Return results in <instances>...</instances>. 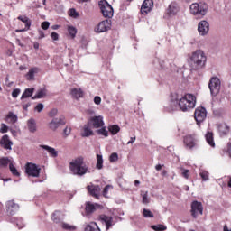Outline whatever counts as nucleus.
I'll list each match as a JSON object with an SVG mask.
<instances>
[{"mask_svg":"<svg viewBox=\"0 0 231 231\" xmlns=\"http://www.w3.org/2000/svg\"><path fill=\"white\" fill-rule=\"evenodd\" d=\"M69 171L74 176H79V178L91 172L82 156L77 157L69 162Z\"/></svg>","mask_w":231,"mask_h":231,"instance_id":"nucleus-1","label":"nucleus"},{"mask_svg":"<svg viewBox=\"0 0 231 231\" xmlns=\"http://www.w3.org/2000/svg\"><path fill=\"white\" fill-rule=\"evenodd\" d=\"M207 64V55L202 50H197L189 56V66L192 69H202Z\"/></svg>","mask_w":231,"mask_h":231,"instance_id":"nucleus-2","label":"nucleus"},{"mask_svg":"<svg viewBox=\"0 0 231 231\" xmlns=\"http://www.w3.org/2000/svg\"><path fill=\"white\" fill-rule=\"evenodd\" d=\"M177 104L180 111H190V109H194L196 107V96L192 94H186L179 99Z\"/></svg>","mask_w":231,"mask_h":231,"instance_id":"nucleus-3","label":"nucleus"},{"mask_svg":"<svg viewBox=\"0 0 231 231\" xmlns=\"http://www.w3.org/2000/svg\"><path fill=\"white\" fill-rule=\"evenodd\" d=\"M189 12L191 15L198 17L199 19H203L205 15L208 13V5L207 3H193L189 6Z\"/></svg>","mask_w":231,"mask_h":231,"instance_id":"nucleus-4","label":"nucleus"},{"mask_svg":"<svg viewBox=\"0 0 231 231\" xmlns=\"http://www.w3.org/2000/svg\"><path fill=\"white\" fill-rule=\"evenodd\" d=\"M99 8L106 18L111 19L113 17L115 11H113V6L106 0L99 1Z\"/></svg>","mask_w":231,"mask_h":231,"instance_id":"nucleus-5","label":"nucleus"},{"mask_svg":"<svg viewBox=\"0 0 231 231\" xmlns=\"http://www.w3.org/2000/svg\"><path fill=\"white\" fill-rule=\"evenodd\" d=\"M61 125H66V117H64V116L54 117L48 124L50 131H53L54 133L57 132L59 127H61Z\"/></svg>","mask_w":231,"mask_h":231,"instance_id":"nucleus-6","label":"nucleus"},{"mask_svg":"<svg viewBox=\"0 0 231 231\" xmlns=\"http://www.w3.org/2000/svg\"><path fill=\"white\" fill-rule=\"evenodd\" d=\"M25 172L32 178H39L41 175V168L35 163L28 162L25 166Z\"/></svg>","mask_w":231,"mask_h":231,"instance_id":"nucleus-7","label":"nucleus"},{"mask_svg":"<svg viewBox=\"0 0 231 231\" xmlns=\"http://www.w3.org/2000/svg\"><path fill=\"white\" fill-rule=\"evenodd\" d=\"M209 89L211 91V95L216 97L217 93H219L221 89V80L218 78H212L209 81Z\"/></svg>","mask_w":231,"mask_h":231,"instance_id":"nucleus-8","label":"nucleus"},{"mask_svg":"<svg viewBox=\"0 0 231 231\" xmlns=\"http://www.w3.org/2000/svg\"><path fill=\"white\" fill-rule=\"evenodd\" d=\"M109 30H111V20H104L95 27L94 32L96 33H104V32H109Z\"/></svg>","mask_w":231,"mask_h":231,"instance_id":"nucleus-9","label":"nucleus"},{"mask_svg":"<svg viewBox=\"0 0 231 231\" xmlns=\"http://www.w3.org/2000/svg\"><path fill=\"white\" fill-rule=\"evenodd\" d=\"M191 216L196 219L198 216H203V204L199 201H193L191 204Z\"/></svg>","mask_w":231,"mask_h":231,"instance_id":"nucleus-10","label":"nucleus"},{"mask_svg":"<svg viewBox=\"0 0 231 231\" xmlns=\"http://www.w3.org/2000/svg\"><path fill=\"white\" fill-rule=\"evenodd\" d=\"M88 123L93 127V129H100L104 127V117L102 116H92L88 119Z\"/></svg>","mask_w":231,"mask_h":231,"instance_id":"nucleus-11","label":"nucleus"},{"mask_svg":"<svg viewBox=\"0 0 231 231\" xmlns=\"http://www.w3.org/2000/svg\"><path fill=\"white\" fill-rule=\"evenodd\" d=\"M210 31V24L207 22V20H202L198 24V32L199 35L205 37V35L208 34Z\"/></svg>","mask_w":231,"mask_h":231,"instance_id":"nucleus-12","label":"nucleus"},{"mask_svg":"<svg viewBox=\"0 0 231 231\" xmlns=\"http://www.w3.org/2000/svg\"><path fill=\"white\" fill-rule=\"evenodd\" d=\"M194 116L197 124H201L207 118V110L205 107H199L195 110Z\"/></svg>","mask_w":231,"mask_h":231,"instance_id":"nucleus-13","label":"nucleus"},{"mask_svg":"<svg viewBox=\"0 0 231 231\" xmlns=\"http://www.w3.org/2000/svg\"><path fill=\"white\" fill-rule=\"evenodd\" d=\"M87 190L90 196L93 198H96V199H98L100 197V186L95 185L93 183H90L89 185L87 186Z\"/></svg>","mask_w":231,"mask_h":231,"instance_id":"nucleus-14","label":"nucleus"},{"mask_svg":"<svg viewBox=\"0 0 231 231\" xmlns=\"http://www.w3.org/2000/svg\"><path fill=\"white\" fill-rule=\"evenodd\" d=\"M95 132H93V126H91L88 122L83 125L80 132V136L82 138H89V136H94Z\"/></svg>","mask_w":231,"mask_h":231,"instance_id":"nucleus-15","label":"nucleus"},{"mask_svg":"<svg viewBox=\"0 0 231 231\" xmlns=\"http://www.w3.org/2000/svg\"><path fill=\"white\" fill-rule=\"evenodd\" d=\"M154 6V2L152 0H144L141 6V14L143 15H147Z\"/></svg>","mask_w":231,"mask_h":231,"instance_id":"nucleus-16","label":"nucleus"},{"mask_svg":"<svg viewBox=\"0 0 231 231\" xmlns=\"http://www.w3.org/2000/svg\"><path fill=\"white\" fill-rule=\"evenodd\" d=\"M0 145L1 147H3V149H5L6 151H12V146L14 145V143L10 140L8 134H5L0 139Z\"/></svg>","mask_w":231,"mask_h":231,"instance_id":"nucleus-17","label":"nucleus"},{"mask_svg":"<svg viewBox=\"0 0 231 231\" xmlns=\"http://www.w3.org/2000/svg\"><path fill=\"white\" fill-rule=\"evenodd\" d=\"M98 219L101 221V223H105L106 225V230H109L113 225H115V221H113V217H109L106 215H99Z\"/></svg>","mask_w":231,"mask_h":231,"instance_id":"nucleus-18","label":"nucleus"},{"mask_svg":"<svg viewBox=\"0 0 231 231\" xmlns=\"http://www.w3.org/2000/svg\"><path fill=\"white\" fill-rule=\"evenodd\" d=\"M18 20L22 21V23H23V24H25V27L23 29H20V30L17 29L16 32H28V30H30V26H32V21L29 20V18L24 15L18 16Z\"/></svg>","mask_w":231,"mask_h":231,"instance_id":"nucleus-19","label":"nucleus"},{"mask_svg":"<svg viewBox=\"0 0 231 231\" xmlns=\"http://www.w3.org/2000/svg\"><path fill=\"white\" fill-rule=\"evenodd\" d=\"M6 210L8 214L14 216V214L19 210V204L15 203L14 200H9L6 202Z\"/></svg>","mask_w":231,"mask_h":231,"instance_id":"nucleus-20","label":"nucleus"},{"mask_svg":"<svg viewBox=\"0 0 231 231\" xmlns=\"http://www.w3.org/2000/svg\"><path fill=\"white\" fill-rule=\"evenodd\" d=\"M196 137L194 135H186L184 137V144L188 149H194L196 145Z\"/></svg>","mask_w":231,"mask_h":231,"instance_id":"nucleus-21","label":"nucleus"},{"mask_svg":"<svg viewBox=\"0 0 231 231\" xmlns=\"http://www.w3.org/2000/svg\"><path fill=\"white\" fill-rule=\"evenodd\" d=\"M218 132L220 136H226L230 133V126L226 123H221L218 125Z\"/></svg>","mask_w":231,"mask_h":231,"instance_id":"nucleus-22","label":"nucleus"},{"mask_svg":"<svg viewBox=\"0 0 231 231\" xmlns=\"http://www.w3.org/2000/svg\"><path fill=\"white\" fill-rule=\"evenodd\" d=\"M180 12V6H178V4L172 2L170 4L168 9H167V14L168 15H176Z\"/></svg>","mask_w":231,"mask_h":231,"instance_id":"nucleus-23","label":"nucleus"},{"mask_svg":"<svg viewBox=\"0 0 231 231\" xmlns=\"http://www.w3.org/2000/svg\"><path fill=\"white\" fill-rule=\"evenodd\" d=\"M41 149H43L44 151H47L49 152L50 156L52 158H57L59 156V152L55 150V148L48 146V145H40Z\"/></svg>","mask_w":231,"mask_h":231,"instance_id":"nucleus-24","label":"nucleus"},{"mask_svg":"<svg viewBox=\"0 0 231 231\" xmlns=\"http://www.w3.org/2000/svg\"><path fill=\"white\" fill-rule=\"evenodd\" d=\"M17 120H19V117L14 112H8L5 116V122L7 124H17Z\"/></svg>","mask_w":231,"mask_h":231,"instance_id":"nucleus-25","label":"nucleus"},{"mask_svg":"<svg viewBox=\"0 0 231 231\" xmlns=\"http://www.w3.org/2000/svg\"><path fill=\"white\" fill-rule=\"evenodd\" d=\"M206 142L210 147H216V143L214 142V133L207 132L205 134Z\"/></svg>","mask_w":231,"mask_h":231,"instance_id":"nucleus-26","label":"nucleus"},{"mask_svg":"<svg viewBox=\"0 0 231 231\" xmlns=\"http://www.w3.org/2000/svg\"><path fill=\"white\" fill-rule=\"evenodd\" d=\"M27 128L30 133L37 132V123L35 122V119L31 118L27 121Z\"/></svg>","mask_w":231,"mask_h":231,"instance_id":"nucleus-27","label":"nucleus"},{"mask_svg":"<svg viewBox=\"0 0 231 231\" xmlns=\"http://www.w3.org/2000/svg\"><path fill=\"white\" fill-rule=\"evenodd\" d=\"M48 93V90L46 88H41L37 91L36 95L32 97V100H35L37 98H44Z\"/></svg>","mask_w":231,"mask_h":231,"instance_id":"nucleus-28","label":"nucleus"},{"mask_svg":"<svg viewBox=\"0 0 231 231\" xmlns=\"http://www.w3.org/2000/svg\"><path fill=\"white\" fill-rule=\"evenodd\" d=\"M12 160L7 157L0 158V169H6L10 165Z\"/></svg>","mask_w":231,"mask_h":231,"instance_id":"nucleus-29","label":"nucleus"},{"mask_svg":"<svg viewBox=\"0 0 231 231\" xmlns=\"http://www.w3.org/2000/svg\"><path fill=\"white\" fill-rule=\"evenodd\" d=\"M85 231H101L98 225L95 222H91L90 224L87 225L85 227Z\"/></svg>","mask_w":231,"mask_h":231,"instance_id":"nucleus-30","label":"nucleus"},{"mask_svg":"<svg viewBox=\"0 0 231 231\" xmlns=\"http://www.w3.org/2000/svg\"><path fill=\"white\" fill-rule=\"evenodd\" d=\"M34 91H35V88H26L21 97V100H24V98H30V97H32V95H33Z\"/></svg>","mask_w":231,"mask_h":231,"instance_id":"nucleus-31","label":"nucleus"},{"mask_svg":"<svg viewBox=\"0 0 231 231\" xmlns=\"http://www.w3.org/2000/svg\"><path fill=\"white\" fill-rule=\"evenodd\" d=\"M35 73H39V68L34 67L32 68L29 72L27 73L26 77L28 80H33L34 77H35Z\"/></svg>","mask_w":231,"mask_h":231,"instance_id":"nucleus-32","label":"nucleus"},{"mask_svg":"<svg viewBox=\"0 0 231 231\" xmlns=\"http://www.w3.org/2000/svg\"><path fill=\"white\" fill-rule=\"evenodd\" d=\"M71 95L74 98H82V97H84V92L80 88H74L71 90Z\"/></svg>","mask_w":231,"mask_h":231,"instance_id":"nucleus-33","label":"nucleus"},{"mask_svg":"<svg viewBox=\"0 0 231 231\" xmlns=\"http://www.w3.org/2000/svg\"><path fill=\"white\" fill-rule=\"evenodd\" d=\"M96 169H97L98 171H101V169H104V159L100 154L97 155Z\"/></svg>","mask_w":231,"mask_h":231,"instance_id":"nucleus-34","label":"nucleus"},{"mask_svg":"<svg viewBox=\"0 0 231 231\" xmlns=\"http://www.w3.org/2000/svg\"><path fill=\"white\" fill-rule=\"evenodd\" d=\"M67 32L70 35L71 39H75V37H77V28L75 26L68 25Z\"/></svg>","mask_w":231,"mask_h":231,"instance_id":"nucleus-35","label":"nucleus"},{"mask_svg":"<svg viewBox=\"0 0 231 231\" xmlns=\"http://www.w3.org/2000/svg\"><path fill=\"white\" fill-rule=\"evenodd\" d=\"M97 206L98 205L97 204L95 205V204H91V202H87L86 208H85L87 214H93V211L96 210Z\"/></svg>","mask_w":231,"mask_h":231,"instance_id":"nucleus-36","label":"nucleus"},{"mask_svg":"<svg viewBox=\"0 0 231 231\" xmlns=\"http://www.w3.org/2000/svg\"><path fill=\"white\" fill-rule=\"evenodd\" d=\"M9 170L12 172L13 176H20V173L17 171V168H15V162L14 161H11L9 164Z\"/></svg>","mask_w":231,"mask_h":231,"instance_id":"nucleus-37","label":"nucleus"},{"mask_svg":"<svg viewBox=\"0 0 231 231\" xmlns=\"http://www.w3.org/2000/svg\"><path fill=\"white\" fill-rule=\"evenodd\" d=\"M96 133L97 134H100L101 136H105V138H107L109 136V132L106 129V126H101L100 129L97 130Z\"/></svg>","mask_w":231,"mask_h":231,"instance_id":"nucleus-38","label":"nucleus"},{"mask_svg":"<svg viewBox=\"0 0 231 231\" xmlns=\"http://www.w3.org/2000/svg\"><path fill=\"white\" fill-rule=\"evenodd\" d=\"M108 131L114 135L118 134V133H120V126L117 125H110L108 126Z\"/></svg>","mask_w":231,"mask_h":231,"instance_id":"nucleus-39","label":"nucleus"},{"mask_svg":"<svg viewBox=\"0 0 231 231\" xmlns=\"http://www.w3.org/2000/svg\"><path fill=\"white\" fill-rule=\"evenodd\" d=\"M152 230L155 231H165L167 230V226H165L164 225H156V226H152Z\"/></svg>","mask_w":231,"mask_h":231,"instance_id":"nucleus-40","label":"nucleus"},{"mask_svg":"<svg viewBox=\"0 0 231 231\" xmlns=\"http://www.w3.org/2000/svg\"><path fill=\"white\" fill-rule=\"evenodd\" d=\"M110 163H115V162H118V153L114 152L109 156Z\"/></svg>","mask_w":231,"mask_h":231,"instance_id":"nucleus-41","label":"nucleus"},{"mask_svg":"<svg viewBox=\"0 0 231 231\" xmlns=\"http://www.w3.org/2000/svg\"><path fill=\"white\" fill-rule=\"evenodd\" d=\"M143 217H154V214H152V211L149 209H143Z\"/></svg>","mask_w":231,"mask_h":231,"instance_id":"nucleus-42","label":"nucleus"},{"mask_svg":"<svg viewBox=\"0 0 231 231\" xmlns=\"http://www.w3.org/2000/svg\"><path fill=\"white\" fill-rule=\"evenodd\" d=\"M30 106H32V103L30 101L23 99L22 107L23 109H24V111H28V107H30Z\"/></svg>","mask_w":231,"mask_h":231,"instance_id":"nucleus-43","label":"nucleus"},{"mask_svg":"<svg viewBox=\"0 0 231 231\" xmlns=\"http://www.w3.org/2000/svg\"><path fill=\"white\" fill-rule=\"evenodd\" d=\"M109 190H113V186L111 185H106L104 189H103V196L104 198H107V192H109Z\"/></svg>","mask_w":231,"mask_h":231,"instance_id":"nucleus-44","label":"nucleus"},{"mask_svg":"<svg viewBox=\"0 0 231 231\" xmlns=\"http://www.w3.org/2000/svg\"><path fill=\"white\" fill-rule=\"evenodd\" d=\"M0 133L2 134H5V133H8V125H6L5 123H2L0 125Z\"/></svg>","mask_w":231,"mask_h":231,"instance_id":"nucleus-45","label":"nucleus"},{"mask_svg":"<svg viewBox=\"0 0 231 231\" xmlns=\"http://www.w3.org/2000/svg\"><path fill=\"white\" fill-rule=\"evenodd\" d=\"M199 176L202 178L203 181H208V171H200Z\"/></svg>","mask_w":231,"mask_h":231,"instance_id":"nucleus-46","label":"nucleus"},{"mask_svg":"<svg viewBox=\"0 0 231 231\" xmlns=\"http://www.w3.org/2000/svg\"><path fill=\"white\" fill-rule=\"evenodd\" d=\"M143 203L144 205H148V203H150L149 194L147 191L144 194H143Z\"/></svg>","mask_w":231,"mask_h":231,"instance_id":"nucleus-47","label":"nucleus"},{"mask_svg":"<svg viewBox=\"0 0 231 231\" xmlns=\"http://www.w3.org/2000/svg\"><path fill=\"white\" fill-rule=\"evenodd\" d=\"M21 95V89L20 88H15L12 92V97L13 98H17Z\"/></svg>","mask_w":231,"mask_h":231,"instance_id":"nucleus-48","label":"nucleus"},{"mask_svg":"<svg viewBox=\"0 0 231 231\" xmlns=\"http://www.w3.org/2000/svg\"><path fill=\"white\" fill-rule=\"evenodd\" d=\"M61 226H62V228H64V230H75V226H70V225H69V224L63 223V224L61 225Z\"/></svg>","mask_w":231,"mask_h":231,"instance_id":"nucleus-49","label":"nucleus"},{"mask_svg":"<svg viewBox=\"0 0 231 231\" xmlns=\"http://www.w3.org/2000/svg\"><path fill=\"white\" fill-rule=\"evenodd\" d=\"M59 113V110H57V108H53L50 113H49V116L51 118H54V116Z\"/></svg>","mask_w":231,"mask_h":231,"instance_id":"nucleus-50","label":"nucleus"},{"mask_svg":"<svg viewBox=\"0 0 231 231\" xmlns=\"http://www.w3.org/2000/svg\"><path fill=\"white\" fill-rule=\"evenodd\" d=\"M35 111H37L38 113H41V111H42V109H44V105H42V103L38 104L35 106Z\"/></svg>","mask_w":231,"mask_h":231,"instance_id":"nucleus-51","label":"nucleus"},{"mask_svg":"<svg viewBox=\"0 0 231 231\" xmlns=\"http://www.w3.org/2000/svg\"><path fill=\"white\" fill-rule=\"evenodd\" d=\"M69 15L70 17H79V13H77V10L72 8L69 10Z\"/></svg>","mask_w":231,"mask_h":231,"instance_id":"nucleus-52","label":"nucleus"},{"mask_svg":"<svg viewBox=\"0 0 231 231\" xmlns=\"http://www.w3.org/2000/svg\"><path fill=\"white\" fill-rule=\"evenodd\" d=\"M63 133L65 136H69V134H71V127L69 126L65 127V129L63 130Z\"/></svg>","mask_w":231,"mask_h":231,"instance_id":"nucleus-53","label":"nucleus"},{"mask_svg":"<svg viewBox=\"0 0 231 231\" xmlns=\"http://www.w3.org/2000/svg\"><path fill=\"white\" fill-rule=\"evenodd\" d=\"M101 102H102V98H101L100 97L96 96V97H94V103H95L97 106H100Z\"/></svg>","mask_w":231,"mask_h":231,"instance_id":"nucleus-54","label":"nucleus"},{"mask_svg":"<svg viewBox=\"0 0 231 231\" xmlns=\"http://www.w3.org/2000/svg\"><path fill=\"white\" fill-rule=\"evenodd\" d=\"M51 38L52 39V41H59V33L53 32L51 33Z\"/></svg>","mask_w":231,"mask_h":231,"instance_id":"nucleus-55","label":"nucleus"},{"mask_svg":"<svg viewBox=\"0 0 231 231\" xmlns=\"http://www.w3.org/2000/svg\"><path fill=\"white\" fill-rule=\"evenodd\" d=\"M42 30H48L50 28V22H43L42 23Z\"/></svg>","mask_w":231,"mask_h":231,"instance_id":"nucleus-56","label":"nucleus"},{"mask_svg":"<svg viewBox=\"0 0 231 231\" xmlns=\"http://www.w3.org/2000/svg\"><path fill=\"white\" fill-rule=\"evenodd\" d=\"M183 178H186V180H189V170H184L182 172Z\"/></svg>","mask_w":231,"mask_h":231,"instance_id":"nucleus-57","label":"nucleus"},{"mask_svg":"<svg viewBox=\"0 0 231 231\" xmlns=\"http://www.w3.org/2000/svg\"><path fill=\"white\" fill-rule=\"evenodd\" d=\"M51 219H52V221H54V223H59V218H57V215L54 213V214H52V216H51Z\"/></svg>","mask_w":231,"mask_h":231,"instance_id":"nucleus-58","label":"nucleus"},{"mask_svg":"<svg viewBox=\"0 0 231 231\" xmlns=\"http://www.w3.org/2000/svg\"><path fill=\"white\" fill-rule=\"evenodd\" d=\"M136 142V137H131L130 141L127 142V145H130V143H134Z\"/></svg>","mask_w":231,"mask_h":231,"instance_id":"nucleus-59","label":"nucleus"},{"mask_svg":"<svg viewBox=\"0 0 231 231\" xmlns=\"http://www.w3.org/2000/svg\"><path fill=\"white\" fill-rule=\"evenodd\" d=\"M44 37H45L44 32L39 31V39H44Z\"/></svg>","mask_w":231,"mask_h":231,"instance_id":"nucleus-60","label":"nucleus"},{"mask_svg":"<svg viewBox=\"0 0 231 231\" xmlns=\"http://www.w3.org/2000/svg\"><path fill=\"white\" fill-rule=\"evenodd\" d=\"M33 48H34V50H39V42H34Z\"/></svg>","mask_w":231,"mask_h":231,"instance_id":"nucleus-61","label":"nucleus"},{"mask_svg":"<svg viewBox=\"0 0 231 231\" xmlns=\"http://www.w3.org/2000/svg\"><path fill=\"white\" fill-rule=\"evenodd\" d=\"M17 45L21 46L22 48L24 47V44L21 43V40H16Z\"/></svg>","mask_w":231,"mask_h":231,"instance_id":"nucleus-62","label":"nucleus"},{"mask_svg":"<svg viewBox=\"0 0 231 231\" xmlns=\"http://www.w3.org/2000/svg\"><path fill=\"white\" fill-rule=\"evenodd\" d=\"M156 171H162V164H158L155 166Z\"/></svg>","mask_w":231,"mask_h":231,"instance_id":"nucleus-63","label":"nucleus"},{"mask_svg":"<svg viewBox=\"0 0 231 231\" xmlns=\"http://www.w3.org/2000/svg\"><path fill=\"white\" fill-rule=\"evenodd\" d=\"M51 29H52V30H59V25H52V26H51Z\"/></svg>","mask_w":231,"mask_h":231,"instance_id":"nucleus-64","label":"nucleus"}]
</instances>
